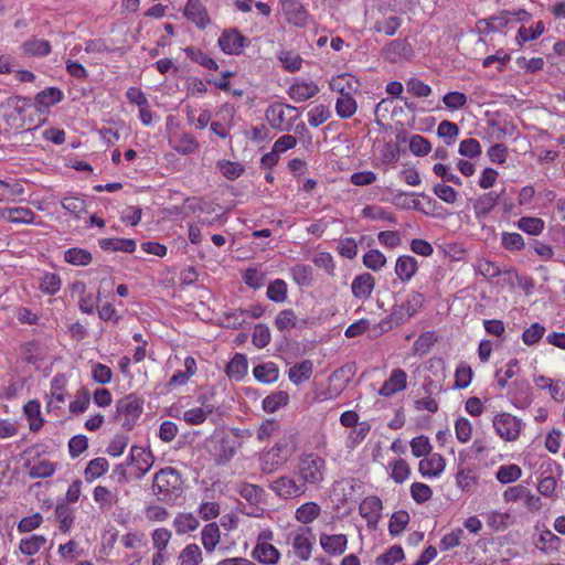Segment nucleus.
Instances as JSON below:
<instances>
[{
  "label": "nucleus",
  "mask_w": 565,
  "mask_h": 565,
  "mask_svg": "<svg viewBox=\"0 0 565 565\" xmlns=\"http://www.w3.org/2000/svg\"><path fill=\"white\" fill-rule=\"evenodd\" d=\"M285 109L290 111H298V108L282 103H274L269 105L265 111L266 120L269 126L278 131H290L292 124L298 119V115L286 117Z\"/></svg>",
  "instance_id": "nucleus-6"
},
{
  "label": "nucleus",
  "mask_w": 565,
  "mask_h": 565,
  "mask_svg": "<svg viewBox=\"0 0 565 565\" xmlns=\"http://www.w3.org/2000/svg\"><path fill=\"white\" fill-rule=\"evenodd\" d=\"M180 565H200L202 562V552L198 544H189L180 553Z\"/></svg>",
  "instance_id": "nucleus-45"
},
{
  "label": "nucleus",
  "mask_w": 565,
  "mask_h": 565,
  "mask_svg": "<svg viewBox=\"0 0 565 565\" xmlns=\"http://www.w3.org/2000/svg\"><path fill=\"white\" fill-rule=\"evenodd\" d=\"M504 193L505 189H502L499 193L491 191L479 196L473 204L476 216L478 218L486 217L498 204Z\"/></svg>",
  "instance_id": "nucleus-16"
},
{
  "label": "nucleus",
  "mask_w": 565,
  "mask_h": 565,
  "mask_svg": "<svg viewBox=\"0 0 565 565\" xmlns=\"http://www.w3.org/2000/svg\"><path fill=\"white\" fill-rule=\"evenodd\" d=\"M280 10L286 20L296 26H305L308 22V12L298 0H280Z\"/></svg>",
  "instance_id": "nucleus-12"
},
{
  "label": "nucleus",
  "mask_w": 565,
  "mask_h": 565,
  "mask_svg": "<svg viewBox=\"0 0 565 565\" xmlns=\"http://www.w3.org/2000/svg\"><path fill=\"white\" fill-rule=\"evenodd\" d=\"M446 467L444 457L440 454H433L428 458L422 459L418 463V470L423 477H437Z\"/></svg>",
  "instance_id": "nucleus-18"
},
{
  "label": "nucleus",
  "mask_w": 565,
  "mask_h": 565,
  "mask_svg": "<svg viewBox=\"0 0 565 565\" xmlns=\"http://www.w3.org/2000/svg\"><path fill=\"white\" fill-rule=\"evenodd\" d=\"M245 38L237 30L224 31L218 39L221 50L226 54L238 55L244 47Z\"/></svg>",
  "instance_id": "nucleus-13"
},
{
  "label": "nucleus",
  "mask_w": 565,
  "mask_h": 565,
  "mask_svg": "<svg viewBox=\"0 0 565 565\" xmlns=\"http://www.w3.org/2000/svg\"><path fill=\"white\" fill-rule=\"evenodd\" d=\"M411 495L416 503L423 504L430 500L433 491L426 483L414 482L411 486Z\"/></svg>",
  "instance_id": "nucleus-62"
},
{
  "label": "nucleus",
  "mask_w": 565,
  "mask_h": 565,
  "mask_svg": "<svg viewBox=\"0 0 565 565\" xmlns=\"http://www.w3.org/2000/svg\"><path fill=\"white\" fill-rule=\"evenodd\" d=\"M99 246L104 250L134 253L137 244L131 238H103L99 241Z\"/></svg>",
  "instance_id": "nucleus-27"
},
{
  "label": "nucleus",
  "mask_w": 565,
  "mask_h": 565,
  "mask_svg": "<svg viewBox=\"0 0 565 565\" xmlns=\"http://www.w3.org/2000/svg\"><path fill=\"white\" fill-rule=\"evenodd\" d=\"M23 411L26 418L30 420V430H40L44 423V420L41 417L40 403L35 399L29 401L24 405Z\"/></svg>",
  "instance_id": "nucleus-32"
},
{
  "label": "nucleus",
  "mask_w": 565,
  "mask_h": 565,
  "mask_svg": "<svg viewBox=\"0 0 565 565\" xmlns=\"http://www.w3.org/2000/svg\"><path fill=\"white\" fill-rule=\"evenodd\" d=\"M269 489L282 500L296 499L307 492L305 484L290 476L278 477L269 484Z\"/></svg>",
  "instance_id": "nucleus-7"
},
{
  "label": "nucleus",
  "mask_w": 565,
  "mask_h": 565,
  "mask_svg": "<svg viewBox=\"0 0 565 565\" xmlns=\"http://www.w3.org/2000/svg\"><path fill=\"white\" fill-rule=\"evenodd\" d=\"M275 326L279 331H285L297 326V317L291 309L281 310L276 319Z\"/></svg>",
  "instance_id": "nucleus-60"
},
{
  "label": "nucleus",
  "mask_w": 565,
  "mask_h": 565,
  "mask_svg": "<svg viewBox=\"0 0 565 565\" xmlns=\"http://www.w3.org/2000/svg\"><path fill=\"white\" fill-rule=\"evenodd\" d=\"M21 51L28 57H42L51 52V44L46 40L32 38L22 43Z\"/></svg>",
  "instance_id": "nucleus-23"
},
{
  "label": "nucleus",
  "mask_w": 565,
  "mask_h": 565,
  "mask_svg": "<svg viewBox=\"0 0 565 565\" xmlns=\"http://www.w3.org/2000/svg\"><path fill=\"white\" fill-rule=\"evenodd\" d=\"M319 93V86L313 82L295 83L288 88L289 97L296 103L306 102Z\"/></svg>",
  "instance_id": "nucleus-20"
},
{
  "label": "nucleus",
  "mask_w": 565,
  "mask_h": 565,
  "mask_svg": "<svg viewBox=\"0 0 565 565\" xmlns=\"http://www.w3.org/2000/svg\"><path fill=\"white\" fill-rule=\"evenodd\" d=\"M409 522V514L406 511L394 512L391 516L388 530L391 535L395 536L402 533Z\"/></svg>",
  "instance_id": "nucleus-51"
},
{
  "label": "nucleus",
  "mask_w": 565,
  "mask_h": 565,
  "mask_svg": "<svg viewBox=\"0 0 565 565\" xmlns=\"http://www.w3.org/2000/svg\"><path fill=\"white\" fill-rule=\"evenodd\" d=\"M424 301L425 298L422 292L411 291L402 303L393 306L391 315L375 324L371 332L374 337H377L392 330L394 327L405 323L418 312Z\"/></svg>",
  "instance_id": "nucleus-1"
},
{
  "label": "nucleus",
  "mask_w": 565,
  "mask_h": 565,
  "mask_svg": "<svg viewBox=\"0 0 565 565\" xmlns=\"http://www.w3.org/2000/svg\"><path fill=\"white\" fill-rule=\"evenodd\" d=\"M287 284L282 279H276L269 284L267 288V297L277 303H281L287 299Z\"/></svg>",
  "instance_id": "nucleus-47"
},
{
  "label": "nucleus",
  "mask_w": 565,
  "mask_h": 565,
  "mask_svg": "<svg viewBox=\"0 0 565 565\" xmlns=\"http://www.w3.org/2000/svg\"><path fill=\"white\" fill-rule=\"evenodd\" d=\"M270 339V331L267 326L262 323L255 326L252 334V342L255 347L263 349L269 344Z\"/></svg>",
  "instance_id": "nucleus-63"
},
{
  "label": "nucleus",
  "mask_w": 565,
  "mask_h": 565,
  "mask_svg": "<svg viewBox=\"0 0 565 565\" xmlns=\"http://www.w3.org/2000/svg\"><path fill=\"white\" fill-rule=\"evenodd\" d=\"M127 461L129 465H135L137 468L135 478L141 479L153 466L154 457L151 451H147L142 447L132 446Z\"/></svg>",
  "instance_id": "nucleus-11"
},
{
  "label": "nucleus",
  "mask_w": 565,
  "mask_h": 565,
  "mask_svg": "<svg viewBox=\"0 0 565 565\" xmlns=\"http://www.w3.org/2000/svg\"><path fill=\"white\" fill-rule=\"evenodd\" d=\"M326 471V461L319 455L310 452L299 457L297 476L307 490L309 487L318 488L324 480Z\"/></svg>",
  "instance_id": "nucleus-3"
},
{
  "label": "nucleus",
  "mask_w": 565,
  "mask_h": 565,
  "mask_svg": "<svg viewBox=\"0 0 565 565\" xmlns=\"http://www.w3.org/2000/svg\"><path fill=\"white\" fill-rule=\"evenodd\" d=\"M46 543V539L43 535H31L22 539L19 544V550L22 554L32 556L36 554Z\"/></svg>",
  "instance_id": "nucleus-38"
},
{
  "label": "nucleus",
  "mask_w": 565,
  "mask_h": 565,
  "mask_svg": "<svg viewBox=\"0 0 565 565\" xmlns=\"http://www.w3.org/2000/svg\"><path fill=\"white\" fill-rule=\"evenodd\" d=\"M143 402L135 395H128L117 401L115 419L121 423L126 430L135 427L136 420L142 413Z\"/></svg>",
  "instance_id": "nucleus-5"
},
{
  "label": "nucleus",
  "mask_w": 565,
  "mask_h": 565,
  "mask_svg": "<svg viewBox=\"0 0 565 565\" xmlns=\"http://www.w3.org/2000/svg\"><path fill=\"white\" fill-rule=\"evenodd\" d=\"M411 475V467L404 459H397L392 463L391 477L396 483H403Z\"/></svg>",
  "instance_id": "nucleus-61"
},
{
  "label": "nucleus",
  "mask_w": 565,
  "mask_h": 565,
  "mask_svg": "<svg viewBox=\"0 0 565 565\" xmlns=\"http://www.w3.org/2000/svg\"><path fill=\"white\" fill-rule=\"evenodd\" d=\"M184 52L191 61L202 65L207 70H217L218 67L217 63L212 57L199 49L189 46L184 50Z\"/></svg>",
  "instance_id": "nucleus-42"
},
{
  "label": "nucleus",
  "mask_w": 565,
  "mask_h": 565,
  "mask_svg": "<svg viewBox=\"0 0 565 565\" xmlns=\"http://www.w3.org/2000/svg\"><path fill=\"white\" fill-rule=\"evenodd\" d=\"M544 23L542 21H537L534 28L521 26L519 29L516 40L519 44L522 45L524 42L536 40L544 33Z\"/></svg>",
  "instance_id": "nucleus-50"
},
{
  "label": "nucleus",
  "mask_w": 565,
  "mask_h": 565,
  "mask_svg": "<svg viewBox=\"0 0 565 565\" xmlns=\"http://www.w3.org/2000/svg\"><path fill=\"white\" fill-rule=\"evenodd\" d=\"M313 546V534L311 527L300 526L292 533V548L295 554L302 561L311 556Z\"/></svg>",
  "instance_id": "nucleus-10"
},
{
  "label": "nucleus",
  "mask_w": 565,
  "mask_h": 565,
  "mask_svg": "<svg viewBox=\"0 0 565 565\" xmlns=\"http://www.w3.org/2000/svg\"><path fill=\"white\" fill-rule=\"evenodd\" d=\"M93 495L100 508H111L118 502L117 495L104 486H97L94 489Z\"/></svg>",
  "instance_id": "nucleus-44"
},
{
  "label": "nucleus",
  "mask_w": 565,
  "mask_h": 565,
  "mask_svg": "<svg viewBox=\"0 0 565 565\" xmlns=\"http://www.w3.org/2000/svg\"><path fill=\"white\" fill-rule=\"evenodd\" d=\"M363 264L374 270L377 271L386 264V257L383 253H381L377 249H370L365 255L363 256Z\"/></svg>",
  "instance_id": "nucleus-58"
},
{
  "label": "nucleus",
  "mask_w": 565,
  "mask_h": 565,
  "mask_svg": "<svg viewBox=\"0 0 565 565\" xmlns=\"http://www.w3.org/2000/svg\"><path fill=\"white\" fill-rule=\"evenodd\" d=\"M64 259L74 266H87L90 264L93 256L87 249L73 247L64 253Z\"/></svg>",
  "instance_id": "nucleus-36"
},
{
  "label": "nucleus",
  "mask_w": 565,
  "mask_h": 565,
  "mask_svg": "<svg viewBox=\"0 0 565 565\" xmlns=\"http://www.w3.org/2000/svg\"><path fill=\"white\" fill-rule=\"evenodd\" d=\"M320 512L321 508L318 503L312 501L306 502L297 508L295 519L302 524H308L315 521L320 515Z\"/></svg>",
  "instance_id": "nucleus-31"
},
{
  "label": "nucleus",
  "mask_w": 565,
  "mask_h": 565,
  "mask_svg": "<svg viewBox=\"0 0 565 565\" xmlns=\"http://www.w3.org/2000/svg\"><path fill=\"white\" fill-rule=\"evenodd\" d=\"M171 143L173 149L181 154L194 153L199 148V142L195 138L188 134H183L180 137L174 138Z\"/></svg>",
  "instance_id": "nucleus-37"
},
{
  "label": "nucleus",
  "mask_w": 565,
  "mask_h": 565,
  "mask_svg": "<svg viewBox=\"0 0 565 565\" xmlns=\"http://www.w3.org/2000/svg\"><path fill=\"white\" fill-rule=\"evenodd\" d=\"M439 137L446 139V145H451L459 135V127L457 124L449 120H443L437 129Z\"/></svg>",
  "instance_id": "nucleus-59"
},
{
  "label": "nucleus",
  "mask_w": 565,
  "mask_h": 565,
  "mask_svg": "<svg viewBox=\"0 0 565 565\" xmlns=\"http://www.w3.org/2000/svg\"><path fill=\"white\" fill-rule=\"evenodd\" d=\"M358 109L355 99L351 94H342L337 99L335 111L340 118H351Z\"/></svg>",
  "instance_id": "nucleus-33"
},
{
  "label": "nucleus",
  "mask_w": 565,
  "mask_h": 565,
  "mask_svg": "<svg viewBox=\"0 0 565 565\" xmlns=\"http://www.w3.org/2000/svg\"><path fill=\"white\" fill-rule=\"evenodd\" d=\"M151 488L158 501L172 504L183 494V479L175 468H161L153 475Z\"/></svg>",
  "instance_id": "nucleus-2"
},
{
  "label": "nucleus",
  "mask_w": 565,
  "mask_h": 565,
  "mask_svg": "<svg viewBox=\"0 0 565 565\" xmlns=\"http://www.w3.org/2000/svg\"><path fill=\"white\" fill-rule=\"evenodd\" d=\"M202 544L207 553H212L221 539L220 527L215 522L206 524L202 530Z\"/></svg>",
  "instance_id": "nucleus-30"
},
{
  "label": "nucleus",
  "mask_w": 565,
  "mask_h": 565,
  "mask_svg": "<svg viewBox=\"0 0 565 565\" xmlns=\"http://www.w3.org/2000/svg\"><path fill=\"white\" fill-rule=\"evenodd\" d=\"M414 50L407 40H394L387 43L382 50V57L390 63H402L408 61Z\"/></svg>",
  "instance_id": "nucleus-9"
},
{
  "label": "nucleus",
  "mask_w": 565,
  "mask_h": 565,
  "mask_svg": "<svg viewBox=\"0 0 565 565\" xmlns=\"http://www.w3.org/2000/svg\"><path fill=\"white\" fill-rule=\"evenodd\" d=\"M289 395L285 391H277L263 399V409L266 413H275L288 404Z\"/></svg>",
  "instance_id": "nucleus-35"
},
{
  "label": "nucleus",
  "mask_w": 565,
  "mask_h": 565,
  "mask_svg": "<svg viewBox=\"0 0 565 565\" xmlns=\"http://www.w3.org/2000/svg\"><path fill=\"white\" fill-rule=\"evenodd\" d=\"M309 125L312 127H319L324 124L330 117V108L326 105H318L313 107L309 113Z\"/></svg>",
  "instance_id": "nucleus-57"
},
{
  "label": "nucleus",
  "mask_w": 565,
  "mask_h": 565,
  "mask_svg": "<svg viewBox=\"0 0 565 565\" xmlns=\"http://www.w3.org/2000/svg\"><path fill=\"white\" fill-rule=\"evenodd\" d=\"M199 525V520L191 513H180L173 520V526L178 534L195 531Z\"/></svg>",
  "instance_id": "nucleus-34"
},
{
  "label": "nucleus",
  "mask_w": 565,
  "mask_h": 565,
  "mask_svg": "<svg viewBox=\"0 0 565 565\" xmlns=\"http://www.w3.org/2000/svg\"><path fill=\"white\" fill-rule=\"evenodd\" d=\"M518 227L530 235H540L544 230V221L540 217L523 216L518 221Z\"/></svg>",
  "instance_id": "nucleus-46"
},
{
  "label": "nucleus",
  "mask_w": 565,
  "mask_h": 565,
  "mask_svg": "<svg viewBox=\"0 0 565 565\" xmlns=\"http://www.w3.org/2000/svg\"><path fill=\"white\" fill-rule=\"evenodd\" d=\"M248 363L245 354L236 353L226 365L228 377L241 381L247 374Z\"/></svg>",
  "instance_id": "nucleus-26"
},
{
  "label": "nucleus",
  "mask_w": 565,
  "mask_h": 565,
  "mask_svg": "<svg viewBox=\"0 0 565 565\" xmlns=\"http://www.w3.org/2000/svg\"><path fill=\"white\" fill-rule=\"evenodd\" d=\"M253 374L258 382L269 384L278 380L279 370L274 362H268L255 366Z\"/></svg>",
  "instance_id": "nucleus-28"
},
{
  "label": "nucleus",
  "mask_w": 565,
  "mask_h": 565,
  "mask_svg": "<svg viewBox=\"0 0 565 565\" xmlns=\"http://www.w3.org/2000/svg\"><path fill=\"white\" fill-rule=\"evenodd\" d=\"M279 556L278 550L266 542H258L253 551V557L263 564H276Z\"/></svg>",
  "instance_id": "nucleus-24"
},
{
  "label": "nucleus",
  "mask_w": 565,
  "mask_h": 565,
  "mask_svg": "<svg viewBox=\"0 0 565 565\" xmlns=\"http://www.w3.org/2000/svg\"><path fill=\"white\" fill-rule=\"evenodd\" d=\"M407 385V374L402 369H395L390 377L383 383L379 393L382 396L388 397L397 392L404 391Z\"/></svg>",
  "instance_id": "nucleus-14"
},
{
  "label": "nucleus",
  "mask_w": 565,
  "mask_h": 565,
  "mask_svg": "<svg viewBox=\"0 0 565 565\" xmlns=\"http://www.w3.org/2000/svg\"><path fill=\"white\" fill-rule=\"evenodd\" d=\"M404 558V551L399 545L390 547L385 553L376 557V565H394Z\"/></svg>",
  "instance_id": "nucleus-52"
},
{
  "label": "nucleus",
  "mask_w": 565,
  "mask_h": 565,
  "mask_svg": "<svg viewBox=\"0 0 565 565\" xmlns=\"http://www.w3.org/2000/svg\"><path fill=\"white\" fill-rule=\"evenodd\" d=\"M61 205L75 217L86 212V203L83 199L77 196H66L61 201Z\"/></svg>",
  "instance_id": "nucleus-56"
},
{
  "label": "nucleus",
  "mask_w": 565,
  "mask_h": 565,
  "mask_svg": "<svg viewBox=\"0 0 565 565\" xmlns=\"http://www.w3.org/2000/svg\"><path fill=\"white\" fill-rule=\"evenodd\" d=\"M109 468V463L106 458L98 457L90 460L85 468V479L93 481L102 477Z\"/></svg>",
  "instance_id": "nucleus-39"
},
{
  "label": "nucleus",
  "mask_w": 565,
  "mask_h": 565,
  "mask_svg": "<svg viewBox=\"0 0 565 565\" xmlns=\"http://www.w3.org/2000/svg\"><path fill=\"white\" fill-rule=\"evenodd\" d=\"M382 510V501L379 497H367L360 504V512L363 516L376 521L380 518Z\"/></svg>",
  "instance_id": "nucleus-40"
},
{
  "label": "nucleus",
  "mask_w": 565,
  "mask_h": 565,
  "mask_svg": "<svg viewBox=\"0 0 565 565\" xmlns=\"http://www.w3.org/2000/svg\"><path fill=\"white\" fill-rule=\"evenodd\" d=\"M375 287V279L370 273L356 276L351 285L352 294L359 299H367L371 297Z\"/></svg>",
  "instance_id": "nucleus-19"
},
{
  "label": "nucleus",
  "mask_w": 565,
  "mask_h": 565,
  "mask_svg": "<svg viewBox=\"0 0 565 565\" xmlns=\"http://www.w3.org/2000/svg\"><path fill=\"white\" fill-rule=\"evenodd\" d=\"M320 545L330 555H341L345 552L348 537L344 534H320Z\"/></svg>",
  "instance_id": "nucleus-17"
},
{
  "label": "nucleus",
  "mask_w": 565,
  "mask_h": 565,
  "mask_svg": "<svg viewBox=\"0 0 565 565\" xmlns=\"http://www.w3.org/2000/svg\"><path fill=\"white\" fill-rule=\"evenodd\" d=\"M237 492L246 501H248L252 504H255L262 500L264 490L258 486L242 482L237 486Z\"/></svg>",
  "instance_id": "nucleus-43"
},
{
  "label": "nucleus",
  "mask_w": 565,
  "mask_h": 565,
  "mask_svg": "<svg viewBox=\"0 0 565 565\" xmlns=\"http://www.w3.org/2000/svg\"><path fill=\"white\" fill-rule=\"evenodd\" d=\"M184 15L200 29H204L210 23L206 9L202 4L201 0H188L184 8Z\"/></svg>",
  "instance_id": "nucleus-15"
},
{
  "label": "nucleus",
  "mask_w": 565,
  "mask_h": 565,
  "mask_svg": "<svg viewBox=\"0 0 565 565\" xmlns=\"http://www.w3.org/2000/svg\"><path fill=\"white\" fill-rule=\"evenodd\" d=\"M63 98V93L56 87H49L44 90L40 92L35 96V102L40 106L49 107L61 102Z\"/></svg>",
  "instance_id": "nucleus-48"
},
{
  "label": "nucleus",
  "mask_w": 565,
  "mask_h": 565,
  "mask_svg": "<svg viewBox=\"0 0 565 565\" xmlns=\"http://www.w3.org/2000/svg\"><path fill=\"white\" fill-rule=\"evenodd\" d=\"M418 264L416 258L408 255L399 256L395 264V274L402 281H409L416 274Z\"/></svg>",
  "instance_id": "nucleus-22"
},
{
  "label": "nucleus",
  "mask_w": 565,
  "mask_h": 565,
  "mask_svg": "<svg viewBox=\"0 0 565 565\" xmlns=\"http://www.w3.org/2000/svg\"><path fill=\"white\" fill-rule=\"evenodd\" d=\"M295 447L290 445L288 437L280 438L262 458L260 469L265 473H271L286 463L294 455Z\"/></svg>",
  "instance_id": "nucleus-4"
},
{
  "label": "nucleus",
  "mask_w": 565,
  "mask_h": 565,
  "mask_svg": "<svg viewBox=\"0 0 565 565\" xmlns=\"http://www.w3.org/2000/svg\"><path fill=\"white\" fill-rule=\"evenodd\" d=\"M312 372V361L303 360L289 369L288 376L294 384L300 385L301 383L308 381L311 377Z\"/></svg>",
  "instance_id": "nucleus-25"
},
{
  "label": "nucleus",
  "mask_w": 565,
  "mask_h": 565,
  "mask_svg": "<svg viewBox=\"0 0 565 565\" xmlns=\"http://www.w3.org/2000/svg\"><path fill=\"white\" fill-rule=\"evenodd\" d=\"M436 341L437 337L434 332H423L413 343V351L415 354L425 355L431 350Z\"/></svg>",
  "instance_id": "nucleus-41"
},
{
  "label": "nucleus",
  "mask_w": 565,
  "mask_h": 565,
  "mask_svg": "<svg viewBox=\"0 0 565 565\" xmlns=\"http://www.w3.org/2000/svg\"><path fill=\"white\" fill-rule=\"evenodd\" d=\"M3 217L12 223L31 224L34 222L35 213L29 207H9L2 211Z\"/></svg>",
  "instance_id": "nucleus-29"
},
{
  "label": "nucleus",
  "mask_w": 565,
  "mask_h": 565,
  "mask_svg": "<svg viewBox=\"0 0 565 565\" xmlns=\"http://www.w3.org/2000/svg\"><path fill=\"white\" fill-rule=\"evenodd\" d=\"M54 471L55 466L52 462L47 460H42L30 468L29 477L32 479H44L51 477L54 473Z\"/></svg>",
  "instance_id": "nucleus-64"
},
{
  "label": "nucleus",
  "mask_w": 565,
  "mask_h": 565,
  "mask_svg": "<svg viewBox=\"0 0 565 565\" xmlns=\"http://www.w3.org/2000/svg\"><path fill=\"white\" fill-rule=\"evenodd\" d=\"M291 276L297 285L310 286L312 282V267L309 265L298 264L291 268Z\"/></svg>",
  "instance_id": "nucleus-49"
},
{
  "label": "nucleus",
  "mask_w": 565,
  "mask_h": 565,
  "mask_svg": "<svg viewBox=\"0 0 565 565\" xmlns=\"http://www.w3.org/2000/svg\"><path fill=\"white\" fill-rule=\"evenodd\" d=\"M501 244L504 249L510 252L521 250L524 248V238L519 233L503 232L501 235Z\"/></svg>",
  "instance_id": "nucleus-54"
},
{
  "label": "nucleus",
  "mask_w": 565,
  "mask_h": 565,
  "mask_svg": "<svg viewBox=\"0 0 565 565\" xmlns=\"http://www.w3.org/2000/svg\"><path fill=\"white\" fill-rule=\"evenodd\" d=\"M522 476V470L516 465L501 466L497 471V479L501 483L516 481Z\"/></svg>",
  "instance_id": "nucleus-53"
},
{
  "label": "nucleus",
  "mask_w": 565,
  "mask_h": 565,
  "mask_svg": "<svg viewBox=\"0 0 565 565\" xmlns=\"http://www.w3.org/2000/svg\"><path fill=\"white\" fill-rule=\"evenodd\" d=\"M402 24L401 18L392 15L383 21H376L374 24L375 32H383L387 36H393Z\"/></svg>",
  "instance_id": "nucleus-55"
},
{
  "label": "nucleus",
  "mask_w": 565,
  "mask_h": 565,
  "mask_svg": "<svg viewBox=\"0 0 565 565\" xmlns=\"http://www.w3.org/2000/svg\"><path fill=\"white\" fill-rule=\"evenodd\" d=\"M329 86L331 90L337 92L340 95L351 94L352 92L359 90L360 82L351 74H341L333 77L330 81Z\"/></svg>",
  "instance_id": "nucleus-21"
},
{
  "label": "nucleus",
  "mask_w": 565,
  "mask_h": 565,
  "mask_svg": "<svg viewBox=\"0 0 565 565\" xmlns=\"http://www.w3.org/2000/svg\"><path fill=\"white\" fill-rule=\"evenodd\" d=\"M497 434L507 441H514L521 433V419L509 414L501 413L492 420Z\"/></svg>",
  "instance_id": "nucleus-8"
}]
</instances>
